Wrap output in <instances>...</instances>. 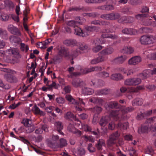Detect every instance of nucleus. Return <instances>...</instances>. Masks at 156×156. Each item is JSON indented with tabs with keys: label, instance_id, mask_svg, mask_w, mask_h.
<instances>
[{
	"label": "nucleus",
	"instance_id": "f257e3e1",
	"mask_svg": "<svg viewBox=\"0 0 156 156\" xmlns=\"http://www.w3.org/2000/svg\"><path fill=\"white\" fill-rule=\"evenodd\" d=\"M120 136V134L118 131L113 133L109 136V139L107 140V144L108 147L110 148H112L114 145H115L117 147L121 146L123 144L122 141H119L118 143L116 140H117Z\"/></svg>",
	"mask_w": 156,
	"mask_h": 156
},
{
	"label": "nucleus",
	"instance_id": "f03ea898",
	"mask_svg": "<svg viewBox=\"0 0 156 156\" xmlns=\"http://www.w3.org/2000/svg\"><path fill=\"white\" fill-rule=\"evenodd\" d=\"M154 118H149L147 119V122L142 125L140 129H138V132L139 133H147L150 130L152 131L151 123L154 121Z\"/></svg>",
	"mask_w": 156,
	"mask_h": 156
},
{
	"label": "nucleus",
	"instance_id": "7ed1b4c3",
	"mask_svg": "<svg viewBox=\"0 0 156 156\" xmlns=\"http://www.w3.org/2000/svg\"><path fill=\"white\" fill-rule=\"evenodd\" d=\"M23 122L26 126L25 130L27 133H30L35 129L34 125L32 124V121L28 119H24Z\"/></svg>",
	"mask_w": 156,
	"mask_h": 156
},
{
	"label": "nucleus",
	"instance_id": "20e7f679",
	"mask_svg": "<svg viewBox=\"0 0 156 156\" xmlns=\"http://www.w3.org/2000/svg\"><path fill=\"white\" fill-rule=\"evenodd\" d=\"M87 29V28L85 27L83 30L81 28L78 27H76L74 29V34L83 37H87L90 34V32L88 31Z\"/></svg>",
	"mask_w": 156,
	"mask_h": 156
},
{
	"label": "nucleus",
	"instance_id": "39448f33",
	"mask_svg": "<svg viewBox=\"0 0 156 156\" xmlns=\"http://www.w3.org/2000/svg\"><path fill=\"white\" fill-rule=\"evenodd\" d=\"M153 36L149 35H144L142 36L140 39V42L143 44H149L152 43V39Z\"/></svg>",
	"mask_w": 156,
	"mask_h": 156
},
{
	"label": "nucleus",
	"instance_id": "423d86ee",
	"mask_svg": "<svg viewBox=\"0 0 156 156\" xmlns=\"http://www.w3.org/2000/svg\"><path fill=\"white\" fill-rule=\"evenodd\" d=\"M141 61V57L139 56H135L131 58L128 61V64L131 65H136Z\"/></svg>",
	"mask_w": 156,
	"mask_h": 156
},
{
	"label": "nucleus",
	"instance_id": "0eeeda50",
	"mask_svg": "<svg viewBox=\"0 0 156 156\" xmlns=\"http://www.w3.org/2000/svg\"><path fill=\"white\" fill-rule=\"evenodd\" d=\"M105 145V141L102 139H100L98 141V142L95 146L98 151H101L102 150V147Z\"/></svg>",
	"mask_w": 156,
	"mask_h": 156
},
{
	"label": "nucleus",
	"instance_id": "6e6552de",
	"mask_svg": "<svg viewBox=\"0 0 156 156\" xmlns=\"http://www.w3.org/2000/svg\"><path fill=\"white\" fill-rule=\"evenodd\" d=\"M127 59V57L125 55H122L115 58L113 60L114 62L117 64L123 63Z\"/></svg>",
	"mask_w": 156,
	"mask_h": 156
},
{
	"label": "nucleus",
	"instance_id": "1a4fd4ad",
	"mask_svg": "<svg viewBox=\"0 0 156 156\" xmlns=\"http://www.w3.org/2000/svg\"><path fill=\"white\" fill-rule=\"evenodd\" d=\"M122 33L126 34L134 35L137 32L135 30L133 29L125 28L122 31Z\"/></svg>",
	"mask_w": 156,
	"mask_h": 156
},
{
	"label": "nucleus",
	"instance_id": "9d476101",
	"mask_svg": "<svg viewBox=\"0 0 156 156\" xmlns=\"http://www.w3.org/2000/svg\"><path fill=\"white\" fill-rule=\"evenodd\" d=\"M32 110L35 114L39 115L42 116L45 115L44 113L42 111H41L39 108L36 105L34 106Z\"/></svg>",
	"mask_w": 156,
	"mask_h": 156
},
{
	"label": "nucleus",
	"instance_id": "9b49d317",
	"mask_svg": "<svg viewBox=\"0 0 156 156\" xmlns=\"http://www.w3.org/2000/svg\"><path fill=\"white\" fill-rule=\"evenodd\" d=\"M43 130L46 132L48 131V129L46 125H43L41 128L36 129L35 133L37 134H40L42 133Z\"/></svg>",
	"mask_w": 156,
	"mask_h": 156
},
{
	"label": "nucleus",
	"instance_id": "f8f14e48",
	"mask_svg": "<svg viewBox=\"0 0 156 156\" xmlns=\"http://www.w3.org/2000/svg\"><path fill=\"white\" fill-rule=\"evenodd\" d=\"M114 49L112 48H109L103 50L100 52V53L102 55H108L112 53Z\"/></svg>",
	"mask_w": 156,
	"mask_h": 156
},
{
	"label": "nucleus",
	"instance_id": "ddd939ff",
	"mask_svg": "<svg viewBox=\"0 0 156 156\" xmlns=\"http://www.w3.org/2000/svg\"><path fill=\"white\" fill-rule=\"evenodd\" d=\"M67 129L69 132H71L74 133H78L80 135H81V133L80 131H79L77 129H76L74 126L72 125L69 124V125L67 127Z\"/></svg>",
	"mask_w": 156,
	"mask_h": 156
},
{
	"label": "nucleus",
	"instance_id": "4468645a",
	"mask_svg": "<svg viewBox=\"0 0 156 156\" xmlns=\"http://www.w3.org/2000/svg\"><path fill=\"white\" fill-rule=\"evenodd\" d=\"M8 51L9 54H11L14 56L16 55V57L17 58H21V55L19 54L18 50L15 48L13 49H9Z\"/></svg>",
	"mask_w": 156,
	"mask_h": 156
},
{
	"label": "nucleus",
	"instance_id": "2eb2a0df",
	"mask_svg": "<svg viewBox=\"0 0 156 156\" xmlns=\"http://www.w3.org/2000/svg\"><path fill=\"white\" fill-rule=\"evenodd\" d=\"M111 20H115L119 19L121 17V15L118 12H113L110 13Z\"/></svg>",
	"mask_w": 156,
	"mask_h": 156
},
{
	"label": "nucleus",
	"instance_id": "dca6fc26",
	"mask_svg": "<svg viewBox=\"0 0 156 156\" xmlns=\"http://www.w3.org/2000/svg\"><path fill=\"white\" fill-rule=\"evenodd\" d=\"M104 58L103 56H100L97 58L93 59L91 61V63L92 64H95L99 62L104 61Z\"/></svg>",
	"mask_w": 156,
	"mask_h": 156
},
{
	"label": "nucleus",
	"instance_id": "f3484780",
	"mask_svg": "<svg viewBox=\"0 0 156 156\" xmlns=\"http://www.w3.org/2000/svg\"><path fill=\"white\" fill-rule=\"evenodd\" d=\"M55 125L58 132L62 135H63V133L61 131L63 128V126L62 123L59 122H55Z\"/></svg>",
	"mask_w": 156,
	"mask_h": 156
},
{
	"label": "nucleus",
	"instance_id": "a211bd4d",
	"mask_svg": "<svg viewBox=\"0 0 156 156\" xmlns=\"http://www.w3.org/2000/svg\"><path fill=\"white\" fill-rule=\"evenodd\" d=\"M9 30L10 31L11 33L14 35H16L18 36H20L21 33L19 31L18 29L14 27H9Z\"/></svg>",
	"mask_w": 156,
	"mask_h": 156
},
{
	"label": "nucleus",
	"instance_id": "6ab92c4d",
	"mask_svg": "<svg viewBox=\"0 0 156 156\" xmlns=\"http://www.w3.org/2000/svg\"><path fill=\"white\" fill-rule=\"evenodd\" d=\"M133 51V49L130 47H125L121 50V52L124 54H131Z\"/></svg>",
	"mask_w": 156,
	"mask_h": 156
},
{
	"label": "nucleus",
	"instance_id": "aec40b11",
	"mask_svg": "<svg viewBox=\"0 0 156 156\" xmlns=\"http://www.w3.org/2000/svg\"><path fill=\"white\" fill-rule=\"evenodd\" d=\"M123 78L122 75L120 73H115L112 75L111 79L116 81L120 80Z\"/></svg>",
	"mask_w": 156,
	"mask_h": 156
},
{
	"label": "nucleus",
	"instance_id": "412c9836",
	"mask_svg": "<svg viewBox=\"0 0 156 156\" xmlns=\"http://www.w3.org/2000/svg\"><path fill=\"white\" fill-rule=\"evenodd\" d=\"M118 126L119 128L121 129L126 130L129 126V123L128 122H126L124 123H122L119 122L118 124Z\"/></svg>",
	"mask_w": 156,
	"mask_h": 156
},
{
	"label": "nucleus",
	"instance_id": "4be33fe9",
	"mask_svg": "<svg viewBox=\"0 0 156 156\" xmlns=\"http://www.w3.org/2000/svg\"><path fill=\"white\" fill-rule=\"evenodd\" d=\"M111 90L110 89L105 88L99 90L98 92L99 95H106L110 94Z\"/></svg>",
	"mask_w": 156,
	"mask_h": 156
},
{
	"label": "nucleus",
	"instance_id": "5701e85b",
	"mask_svg": "<svg viewBox=\"0 0 156 156\" xmlns=\"http://www.w3.org/2000/svg\"><path fill=\"white\" fill-rule=\"evenodd\" d=\"M66 99L69 102L72 103V104L78 105L79 103L76 101L70 95H66Z\"/></svg>",
	"mask_w": 156,
	"mask_h": 156
},
{
	"label": "nucleus",
	"instance_id": "b1692460",
	"mask_svg": "<svg viewBox=\"0 0 156 156\" xmlns=\"http://www.w3.org/2000/svg\"><path fill=\"white\" fill-rule=\"evenodd\" d=\"M120 106L116 101H111L109 103L108 107L112 109L117 108V106Z\"/></svg>",
	"mask_w": 156,
	"mask_h": 156
},
{
	"label": "nucleus",
	"instance_id": "393cba45",
	"mask_svg": "<svg viewBox=\"0 0 156 156\" xmlns=\"http://www.w3.org/2000/svg\"><path fill=\"white\" fill-rule=\"evenodd\" d=\"M63 43L67 46H74L76 44V41L73 40H68L64 41Z\"/></svg>",
	"mask_w": 156,
	"mask_h": 156
},
{
	"label": "nucleus",
	"instance_id": "a878e982",
	"mask_svg": "<svg viewBox=\"0 0 156 156\" xmlns=\"http://www.w3.org/2000/svg\"><path fill=\"white\" fill-rule=\"evenodd\" d=\"M111 118H101V119L99 124L101 126H105L107 123L108 119H110Z\"/></svg>",
	"mask_w": 156,
	"mask_h": 156
},
{
	"label": "nucleus",
	"instance_id": "bb28decb",
	"mask_svg": "<svg viewBox=\"0 0 156 156\" xmlns=\"http://www.w3.org/2000/svg\"><path fill=\"white\" fill-rule=\"evenodd\" d=\"M91 111L93 112L95 114L94 115V116H95L96 114L98 115L100 114V113L102 111V108L100 107H95L93 108H91Z\"/></svg>",
	"mask_w": 156,
	"mask_h": 156
},
{
	"label": "nucleus",
	"instance_id": "cd10ccee",
	"mask_svg": "<svg viewBox=\"0 0 156 156\" xmlns=\"http://www.w3.org/2000/svg\"><path fill=\"white\" fill-rule=\"evenodd\" d=\"M78 23L80 24H81L80 22H78L77 21H75L74 20H71L69 21L67 23V24L68 26L74 27L75 29L76 27H78L77 26V24Z\"/></svg>",
	"mask_w": 156,
	"mask_h": 156
},
{
	"label": "nucleus",
	"instance_id": "c85d7f7f",
	"mask_svg": "<svg viewBox=\"0 0 156 156\" xmlns=\"http://www.w3.org/2000/svg\"><path fill=\"white\" fill-rule=\"evenodd\" d=\"M99 14L96 12H93L89 13H84L83 16H87L93 18H95L98 17L99 16Z\"/></svg>",
	"mask_w": 156,
	"mask_h": 156
},
{
	"label": "nucleus",
	"instance_id": "c756f323",
	"mask_svg": "<svg viewBox=\"0 0 156 156\" xmlns=\"http://www.w3.org/2000/svg\"><path fill=\"white\" fill-rule=\"evenodd\" d=\"M86 27L87 29V30L89 31L90 33V32L94 31H98L99 29V27L95 26H89Z\"/></svg>",
	"mask_w": 156,
	"mask_h": 156
},
{
	"label": "nucleus",
	"instance_id": "7c9ffc66",
	"mask_svg": "<svg viewBox=\"0 0 156 156\" xmlns=\"http://www.w3.org/2000/svg\"><path fill=\"white\" fill-rule=\"evenodd\" d=\"M78 46L79 49L81 51H84L86 50L88 48V46L84 43H80Z\"/></svg>",
	"mask_w": 156,
	"mask_h": 156
},
{
	"label": "nucleus",
	"instance_id": "2f4dec72",
	"mask_svg": "<svg viewBox=\"0 0 156 156\" xmlns=\"http://www.w3.org/2000/svg\"><path fill=\"white\" fill-rule=\"evenodd\" d=\"M83 92L87 94L90 95L94 92V90L92 89L85 87L83 89Z\"/></svg>",
	"mask_w": 156,
	"mask_h": 156
},
{
	"label": "nucleus",
	"instance_id": "473e14b6",
	"mask_svg": "<svg viewBox=\"0 0 156 156\" xmlns=\"http://www.w3.org/2000/svg\"><path fill=\"white\" fill-rule=\"evenodd\" d=\"M7 80L9 82L12 83L13 82L14 78L12 75L9 73H7L5 75Z\"/></svg>",
	"mask_w": 156,
	"mask_h": 156
},
{
	"label": "nucleus",
	"instance_id": "72a5a7b5",
	"mask_svg": "<svg viewBox=\"0 0 156 156\" xmlns=\"http://www.w3.org/2000/svg\"><path fill=\"white\" fill-rule=\"evenodd\" d=\"M83 138L86 141H89L90 142L93 143L94 142V139L92 136H84Z\"/></svg>",
	"mask_w": 156,
	"mask_h": 156
},
{
	"label": "nucleus",
	"instance_id": "f704fd0d",
	"mask_svg": "<svg viewBox=\"0 0 156 156\" xmlns=\"http://www.w3.org/2000/svg\"><path fill=\"white\" fill-rule=\"evenodd\" d=\"M87 149L90 153H93L95 151L96 149L93 147L92 144H89L87 146Z\"/></svg>",
	"mask_w": 156,
	"mask_h": 156
},
{
	"label": "nucleus",
	"instance_id": "c9c22d12",
	"mask_svg": "<svg viewBox=\"0 0 156 156\" xmlns=\"http://www.w3.org/2000/svg\"><path fill=\"white\" fill-rule=\"evenodd\" d=\"M20 49L22 51H24L25 49V52H26L27 51L29 48L28 45H25L24 43H21L20 44Z\"/></svg>",
	"mask_w": 156,
	"mask_h": 156
},
{
	"label": "nucleus",
	"instance_id": "e433bc0d",
	"mask_svg": "<svg viewBox=\"0 0 156 156\" xmlns=\"http://www.w3.org/2000/svg\"><path fill=\"white\" fill-rule=\"evenodd\" d=\"M150 71L148 70L146 71L145 72H144L141 74V76L144 79H145L150 76Z\"/></svg>",
	"mask_w": 156,
	"mask_h": 156
},
{
	"label": "nucleus",
	"instance_id": "4c0bfd02",
	"mask_svg": "<svg viewBox=\"0 0 156 156\" xmlns=\"http://www.w3.org/2000/svg\"><path fill=\"white\" fill-rule=\"evenodd\" d=\"M133 85L135 86L139 84L141 82V80L139 78H133Z\"/></svg>",
	"mask_w": 156,
	"mask_h": 156
},
{
	"label": "nucleus",
	"instance_id": "58836bf2",
	"mask_svg": "<svg viewBox=\"0 0 156 156\" xmlns=\"http://www.w3.org/2000/svg\"><path fill=\"white\" fill-rule=\"evenodd\" d=\"M59 144L61 147L65 146L67 145V141L66 139L61 138L59 141Z\"/></svg>",
	"mask_w": 156,
	"mask_h": 156
},
{
	"label": "nucleus",
	"instance_id": "ea45409f",
	"mask_svg": "<svg viewBox=\"0 0 156 156\" xmlns=\"http://www.w3.org/2000/svg\"><path fill=\"white\" fill-rule=\"evenodd\" d=\"M98 74L100 76L104 78H107L109 76V73L105 71L100 72Z\"/></svg>",
	"mask_w": 156,
	"mask_h": 156
},
{
	"label": "nucleus",
	"instance_id": "a19ab883",
	"mask_svg": "<svg viewBox=\"0 0 156 156\" xmlns=\"http://www.w3.org/2000/svg\"><path fill=\"white\" fill-rule=\"evenodd\" d=\"M82 126L85 131L89 132H91V128L90 126L87 124H84Z\"/></svg>",
	"mask_w": 156,
	"mask_h": 156
},
{
	"label": "nucleus",
	"instance_id": "79ce46f5",
	"mask_svg": "<svg viewBox=\"0 0 156 156\" xmlns=\"http://www.w3.org/2000/svg\"><path fill=\"white\" fill-rule=\"evenodd\" d=\"M60 52L64 55L65 57H67L69 55L68 50L65 49L64 48H63L61 49L60 50Z\"/></svg>",
	"mask_w": 156,
	"mask_h": 156
},
{
	"label": "nucleus",
	"instance_id": "37998d69",
	"mask_svg": "<svg viewBox=\"0 0 156 156\" xmlns=\"http://www.w3.org/2000/svg\"><path fill=\"white\" fill-rule=\"evenodd\" d=\"M134 104L137 105H141L143 104V102L141 99L140 98H136L133 101Z\"/></svg>",
	"mask_w": 156,
	"mask_h": 156
},
{
	"label": "nucleus",
	"instance_id": "c03bdc74",
	"mask_svg": "<svg viewBox=\"0 0 156 156\" xmlns=\"http://www.w3.org/2000/svg\"><path fill=\"white\" fill-rule=\"evenodd\" d=\"M129 154L130 156H137V155L136 151L133 148L130 149L129 151Z\"/></svg>",
	"mask_w": 156,
	"mask_h": 156
},
{
	"label": "nucleus",
	"instance_id": "a18cd8bd",
	"mask_svg": "<svg viewBox=\"0 0 156 156\" xmlns=\"http://www.w3.org/2000/svg\"><path fill=\"white\" fill-rule=\"evenodd\" d=\"M125 84L126 85L133 86V78L128 79L125 81Z\"/></svg>",
	"mask_w": 156,
	"mask_h": 156
},
{
	"label": "nucleus",
	"instance_id": "49530a36",
	"mask_svg": "<svg viewBox=\"0 0 156 156\" xmlns=\"http://www.w3.org/2000/svg\"><path fill=\"white\" fill-rule=\"evenodd\" d=\"M100 17L104 20H110V13L102 14L101 16Z\"/></svg>",
	"mask_w": 156,
	"mask_h": 156
},
{
	"label": "nucleus",
	"instance_id": "de8ad7c7",
	"mask_svg": "<svg viewBox=\"0 0 156 156\" xmlns=\"http://www.w3.org/2000/svg\"><path fill=\"white\" fill-rule=\"evenodd\" d=\"M119 114V111L116 110H112L110 113V115L113 117H116Z\"/></svg>",
	"mask_w": 156,
	"mask_h": 156
},
{
	"label": "nucleus",
	"instance_id": "09e8293b",
	"mask_svg": "<svg viewBox=\"0 0 156 156\" xmlns=\"http://www.w3.org/2000/svg\"><path fill=\"white\" fill-rule=\"evenodd\" d=\"M0 87L3 88L5 89H8L10 87L8 84H6L4 85L2 83V80H0Z\"/></svg>",
	"mask_w": 156,
	"mask_h": 156
},
{
	"label": "nucleus",
	"instance_id": "8fccbe9b",
	"mask_svg": "<svg viewBox=\"0 0 156 156\" xmlns=\"http://www.w3.org/2000/svg\"><path fill=\"white\" fill-rule=\"evenodd\" d=\"M72 84L74 87H80L79 81H78L76 80H73L72 82Z\"/></svg>",
	"mask_w": 156,
	"mask_h": 156
},
{
	"label": "nucleus",
	"instance_id": "3c124183",
	"mask_svg": "<svg viewBox=\"0 0 156 156\" xmlns=\"http://www.w3.org/2000/svg\"><path fill=\"white\" fill-rule=\"evenodd\" d=\"M133 110V108L132 107H128L126 108L125 109L122 110L123 113H127L129 112H131Z\"/></svg>",
	"mask_w": 156,
	"mask_h": 156
},
{
	"label": "nucleus",
	"instance_id": "603ef678",
	"mask_svg": "<svg viewBox=\"0 0 156 156\" xmlns=\"http://www.w3.org/2000/svg\"><path fill=\"white\" fill-rule=\"evenodd\" d=\"M102 49V47L101 45H97L93 48V51L94 52H97Z\"/></svg>",
	"mask_w": 156,
	"mask_h": 156
},
{
	"label": "nucleus",
	"instance_id": "864d4df0",
	"mask_svg": "<svg viewBox=\"0 0 156 156\" xmlns=\"http://www.w3.org/2000/svg\"><path fill=\"white\" fill-rule=\"evenodd\" d=\"M56 101L58 103L60 104H62L65 102V99L62 97H59L57 98Z\"/></svg>",
	"mask_w": 156,
	"mask_h": 156
},
{
	"label": "nucleus",
	"instance_id": "5fc2aeb1",
	"mask_svg": "<svg viewBox=\"0 0 156 156\" xmlns=\"http://www.w3.org/2000/svg\"><path fill=\"white\" fill-rule=\"evenodd\" d=\"M83 8H81L80 7H76L69 8L68 9V11H80V10H83Z\"/></svg>",
	"mask_w": 156,
	"mask_h": 156
},
{
	"label": "nucleus",
	"instance_id": "6e6d98bb",
	"mask_svg": "<svg viewBox=\"0 0 156 156\" xmlns=\"http://www.w3.org/2000/svg\"><path fill=\"white\" fill-rule=\"evenodd\" d=\"M19 140L23 142L25 144H27V145L30 144V142L27 140L25 139L24 137L23 136H20L19 137Z\"/></svg>",
	"mask_w": 156,
	"mask_h": 156
},
{
	"label": "nucleus",
	"instance_id": "4d7b16f0",
	"mask_svg": "<svg viewBox=\"0 0 156 156\" xmlns=\"http://www.w3.org/2000/svg\"><path fill=\"white\" fill-rule=\"evenodd\" d=\"M94 71V67H92L89 68L85 69L84 70V73H87Z\"/></svg>",
	"mask_w": 156,
	"mask_h": 156
},
{
	"label": "nucleus",
	"instance_id": "13d9d810",
	"mask_svg": "<svg viewBox=\"0 0 156 156\" xmlns=\"http://www.w3.org/2000/svg\"><path fill=\"white\" fill-rule=\"evenodd\" d=\"M30 147L38 154L41 155L44 154V153L39 149L36 148L34 146L32 145H30Z\"/></svg>",
	"mask_w": 156,
	"mask_h": 156
},
{
	"label": "nucleus",
	"instance_id": "bf43d9fd",
	"mask_svg": "<svg viewBox=\"0 0 156 156\" xmlns=\"http://www.w3.org/2000/svg\"><path fill=\"white\" fill-rule=\"evenodd\" d=\"M140 30H141L143 32L146 33H149L151 30L150 28L147 27H141L140 28Z\"/></svg>",
	"mask_w": 156,
	"mask_h": 156
},
{
	"label": "nucleus",
	"instance_id": "052dcab7",
	"mask_svg": "<svg viewBox=\"0 0 156 156\" xmlns=\"http://www.w3.org/2000/svg\"><path fill=\"white\" fill-rule=\"evenodd\" d=\"M110 24V22L102 20L100 21L99 25L101 26H107L109 25Z\"/></svg>",
	"mask_w": 156,
	"mask_h": 156
},
{
	"label": "nucleus",
	"instance_id": "680f3d73",
	"mask_svg": "<svg viewBox=\"0 0 156 156\" xmlns=\"http://www.w3.org/2000/svg\"><path fill=\"white\" fill-rule=\"evenodd\" d=\"M139 0H129V3L133 5H136L139 3Z\"/></svg>",
	"mask_w": 156,
	"mask_h": 156
},
{
	"label": "nucleus",
	"instance_id": "e2e57ef3",
	"mask_svg": "<svg viewBox=\"0 0 156 156\" xmlns=\"http://www.w3.org/2000/svg\"><path fill=\"white\" fill-rule=\"evenodd\" d=\"M153 152V150L151 147H148L145 150V153L148 154H151Z\"/></svg>",
	"mask_w": 156,
	"mask_h": 156
},
{
	"label": "nucleus",
	"instance_id": "0e129e2a",
	"mask_svg": "<svg viewBox=\"0 0 156 156\" xmlns=\"http://www.w3.org/2000/svg\"><path fill=\"white\" fill-rule=\"evenodd\" d=\"M53 60L54 61V64H55L59 63L61 61L60 58L58 56L54 57Z\"/></svg>",
	"mask_w": 156,
	"mask_h": 156
},
{
	"label": "nucleus",
	"instance_id": "69168bd1",
	"mask_svg": "<svg viewBox=\"0 0 156 156\" xmlns=\"http://www.w3.org/2000/svg\"><path fill=\"white\" fill-rule=\"evenodd\" d=\"M5 6L10 7L12 5V2L9 0H6L5 1Z\"/></svg>",
	"mask_w": 156,
	"mask_h": 156
},
{
	"label": "nucleus",
	"instance_id": "338daca9",
	"mask_svg": "<svg viewBox=\"0 0 156 156\" xmlns=\"http://www.w3.org/2000/svg\"><path fill=\"white\" fill-rule=\"evenodd\" d=\"M1 16L2 20L4 21H6L9 18V16L7 14L5 13H3L1 15Z\"/></svg>",
	"mask_w": 156,
	"mask_h": 156
},
{
	"label": "nucleus",
	"instance_id": "774afa93",
	"mask_svg": "<svg viewBox=\"0 0 156 156\" xmlns=\"http://www.w3.org/2000/svg\"><path fill=\"white\" fill-rule=\"evenodd\" d=\"M113 9V6L112 5H105V10H112Z\"/></svg>",
	"mask_w": 156,
	"mask_h": 156
}]
</instances>
